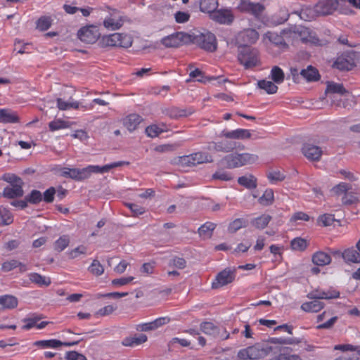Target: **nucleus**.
<instances>
[{
  "instance_id": "1",
  "label": "nucleus",
  "mask_w": 360,
  "mask_h": 360,
  "mask_svg": "<svg viewBox=\"0 0 360 360\" xmlns=\"http://www.w3.org/2000/svg\"><path fill=\"white\" fill-rule=\"evenodd\" d=\"M129 165V162L117 161L105 165L103 166L88 165L87 167L82 169L77 168V181H82L89 179L93 173L103 174L108 172L113 168Z\"/></svg>"
},
{
  "instance_id": "2",
  "label": "nucleus",
  "mask_w": 360,
  "mask_h": 360,
  "mask_svg": "<svg viewBox=\"0 0 360 360\" xmlns=\"http://www.w3.org/2000/svg\"><path fill=\"white\" fill-rule=\"evenodd\" d=\"M238 60L245 69L259 65V51L257 49L247 45L238 47Z\"/></svg>"
},
{
  "instance_id": "3",
  "label": "nucleus",
  "mask_w": 360,
  "mask_h": 360,
  "mask_svg": "<svg viewBox=\"0 0 360 360\" xmlns=\"http://www.w3.org/2000/svg\"><path fill=\"white\" fill-rule=\"evenodd\" d=\"M257 160L258 156L257 155L243 153L229 154L223 158L222 162L228 168H236L253 164Z\"/></svg>"
},
{
  "instance_id": "4",
  "label": "nucleus",
  "mask_w": 360,
  "mask_h": 360,
  "mask_svg": "<svg viewBox=\"0 0 360 360\" xmlns=\"http://www.w3.org/2000/svg\"><path fill=\"white\" fill-rule=\"evenodd\" d=\"M192 37L193 44H197L200 48L208 52H214L217 50V42L215 35L210 32L199 33L198 34L189 35Z\"/></svg>"
},
{
  "instance_id": "5",
  "label": "nucleus",
  "mask_w": 360,
  "mask_h": 360,
  "mask_svg": "<svg viewBox=\"0 0 360 360\" xmlns=\"http://www.w3.org/2000/svg\"><path fill=\"white\" fill-rule=\"evenodd\" d=\"M101 43L103 46H120L124 48L130 47L132 44L131 37L127 34L113 33L103 36Z\"/></svg>"
},
{
  "instance_id": "6",
  "label": "nucleus",
  "mask_w": 360,
  "mask_h": 360,
  "mask_svg": "<svg viewBox=\"0 0 360 360\" xmlns=\"http://www.w3.org/2000/svg\"><path fill=\"white\" fill-rule=\"evenodd\" d=\"M211 162H212V158L208 153L197 152L188 155L179 157L177 163L183 167H192Z\"/></svg>"
},
{
  "instance_id": "7",
  "label": "nucleus",
  "mask_w": 360,
  "mask_h": 360,
  "mask_svg": "<svg viewBox=\"0 0 360 360\" xmlns=\"http://www.w3.org/2000/svg\"><path fill=\"white\" fill-rule=\"evenodd\" d=\"M236 277V269L227 267L219 271L212 282V288L218 289L227 285L235 280Z\"/></svg>"
},
{
  "instance_id": "8",
  "label": "nucleus",
  "mask_w": 360,
  "mask_h": 360,
  "mask_svg": "<svg viewBox=\"0 0 360 360\" xmlns=\"http://www.w3.org/2000/svg\"><path fill=\"white\" fill-rule=\"evenodd\" d=\"M237 9L241 13H248L259 18L265 8L259 3H253L248 0H240Z\"/></svg>"
},
{
  "instance_id": "9",
  "label": "nucleus",
  "mask_w": 360,
  "mask_h": 360,
  "mask_svg": "<svg viewBox=\"0 0 360 360\" xmlns=\"http://www.w3.org/2000/svg\"><path fill=\"white\" fill-rule=\"evenodd\" d=\"M263 343H257L239 350L237 356L240 360L257 359L263 358Z\"/></svg>"
},
{
  "instance_id": "10",
  "label": "nucleus",
  "mask_w": 360,
  "mask_h": 360,
  "mask_svg": "<svg viewBox=\"0 0 360 360\" xmlns=\"http://www.w3.org/2000/svg\"><path fill=\"white\" fill-rule=\"evenodd\" d=\"M79 39L87 44L95 43L100 37L98 27L95 25H88L82 27L77 32Z\"/></svg>"
},
{
  "instance_id": "11",
  "label": "nucleus",
  "mask_w": 360,
  "mask_h": 360,
  "mask_svg": "<svg viewBox=\"0 0 360 360\" xmlns=\"http://www.w3.org/2000/svg\"><path fill=\"white\" fill-rule=\"evenodd\" d=\"M339 5L338 0H321L314 6L315 12L321 15L332 14Z\"/></svg>"
},
{
  "instance_id": "12",
  "label": "nucleus",
  "mask_w": 360,
  "mask_h": 360,
  "mask_svg": "<svg viewBox=\"0 0 360 360\" xmlns=\"http://www.w3.org/2000/svg\"><path fill=\"white\" fill-rule=\"evenodd\" d=\"M307 297L314 300L336 299L340 297V292L334 288L327 290H314L309 292Z\"/></svg>"
},
{
  "instance_id": "13",
  "label": "nucleus",
  "mask_w": 360,
  "mask_h": 360,
  "mask_svg": "<svg viewBox=\"0 0 360 360\" xmlns=\"http://www.w3.org/2000/svg\"><path fill=\"white\" fill-rule=\"evenodd\" d=\"M189 37L188 34L184 32H175L170 35L163 37L161 43L165 47L176 48L181 46L186 39Z\"/></svg>"
},
{
  "instance_id": "14",
  "label": "nucleus",
  "mask_w": 360,
  "mask_h": 360,
  "mask_svg": "<svg viewBox=\"0 0 360 360\" xmlns=\"http://www.w3.org/2000/svg\"><path fill=\"white\" fill-rule=\"evenodd\" d=\"M211 18L219 24L230 25L234 20V15L231 8H217Z\"/></svg>"
},
{
  "instance_id": "15",
  "label": "nucleus",
  "mask_w": 360,
  "mask_h": 360,
  "mask_svg": "<svg viewBox=\"0 0 360 360\" xmlns=\"http://www.w3.org/2000/svg\"><path fill=\"white\" fill-rule=\"evenodd\" d=\"M79 343V341H75V342H61L60 340H56V339H51V340H37L35 341L33 343L34 346L38 347L41 349H46V348H58L60 346H67L70 347L73 345H76Z\"/></svg>"
},
{
  "instance_id": "16",
  "label": "nucleus",
  "mask_w": 360,
  "mask_h": 360,
  "mask_svg": "<svg viewBox=\"0 0 360 360\" xmlns=\"http://www.w3.org/2000/svg\"><path fill=\"white\" fill-rule=\"evenodd\" d=\"M170 321V318L168 316L159 317L153 321L148 323H142L136 326V329L138 331H149L155 330Z\"/></svg>"
},
{
  "instance_id": "17",
  "label": "nucleus",
  "mask_w": 360,
  "mask_h": 360,
  "mask_svg": "<svg viewBox=\"0 0 360 360\" xmlns=\"http://www.w3.org/2000/svg\"><path fill=\"white\" fill-rule=\"evenodd\" d=\"M221 136L229 139L245 140L252 138V133L250 129L238 128L235 130L224 129L221 133Z\"/></svg>"
},
{
  "instance_id": "18",
  "label": "nucleus",
  "mask_w": 360,
  "mask_h": 360,
  "mask_svg": "<svg viewBox=\"0 0 360 360\" xmlns=\"http://www.w3.org/2000/svg\"><path fill=\"white\" fill-rule=\"evenodd\" d=\"M302 152L304 157L310 161H319L323 153L320 147L310 143L304 144Z\"/></svg>"
},
{
  "instance_id": "19",
  "label": "nucleus",
  "mask_w": 360,
  "mask_h": 360,
  "mask_svg": "<svg viewBox=\"0 0 360 360\" xmlns=\"http://www.w3.org/2000/svg\"><path fill=\"white\" fill-rule=\"evenodd\" d=\"M143 121V117L136 113H131L126 116L123 119L124 126L130 132L134 131L138 128V126Z\"/></svg>"
},
{
  "instance_id": "20",
  "label": "nucleus",
  "mask_w": 360,
  "mask_h": 360,
  "mask_svg": "<svg viewBox=\"0 0 360 360\" xmlns=\"http://www.w3.org/2000/svg\"><path fill=\"white\" fill-rule=\"evenodd\" d=\"M123 25L121 16L117 13H114L106 16L103 21V25L105 28L110 30L120 29Z\"/></svg>"
},
{
  "instance_id": "21",
  "label": "nucleus",
  "mask_w": 360,
  "mask_h": 360,
  "mask_svg": "<svg viewBox=\"0 0 360 360\" xmlns=\"http://www.w3.org/2000/svg\"><path fill=\"white\" fill-rule=\"evenodd\" d=\"M259 37V33L252 28L245 29L238 34L239 39L246 44L256 43Z\"/></svg>"
},
{
  "instance_id": "22",
  "label": "nucleus",
  "mask_w": 360,
  "mask_h": 360,
  "mask_svg": "<svg viewBox=\"0 0 360 360\" xmlns=\"http://www.w3.org/2000/svg\"><path fill=\"white\" fill-rule=\"evenodd\" d=\"M342 257L347 264L360 263V253L354 247L345 249L342 253Z\"/></svg>"
},
{
  "instance_id": "23",
  "label": "nucleus",
  "mask_w": 360,
  "mask_h": 360,
  "mask_svg": "<svg viewBox=\"0 0 360 360\" xmlns=\"http://www.w3.org/2000/svg\"><path fill=\"white\" fill-rule=\"evenodd\" d=\"M19 121L16 112L8 108L0 109V123H18Z\"/></svg>"
},
{
  "instance_id": "24",
  "label": "nucleus",
  "mask_w": 360,
  "mask_h": 360,
  "mask_svg": "<svg viewBox=\"0 0 360 360\" xmlns=\"http://www.w3.org/2000/svg\"><path fill=\"white\" fill-rule=\"evenodd\" d=\"M311 260L315 265L323 266L331 262V257L323 251H317L313 254Z\"/></svg>"
},
{
  "instance_id": "25",
  "label": "nucleus",
  "mask_w": 360,
  "mask_h": 360,
  "mask_svg": "<svg viewBox=\"0 0 360 360\" xmlns=\"http://www.w3.org/2000/svg\"><path fill=\"white\" fill-rule=\"evenodd\" d=\"M325 307V304L319 300L305 302L302 304L300 308L307 313H317Z\"/></svg>"
},
{
  "instance_id": "26",
  "label": "nucleus",
  "mask_w": 360,
  "mask_h": 360,
  "mask_svg": "<svg viewBox=\"0 0 360 360\" xmlns=\"http://www.w3.org/2000/svg\"><path fill=\"white\" fill-rule=\"evenodd\" d=\"M219 6L218 0H200L199 8L202 13L210 14V16Z\"/></svg>"
},
{
  "instance_id": "27",
  "label": "nucleus",
  "mask_w": 360,
  "mask_h": 360,
  "mask_svg": "<svg viewBox=\"0 0 360 360\" xmlns=\"http://www.w3.org/2000/svg\"><path fill=\"white\" fill-rule=\"evenodd\" d=\"M23 194L22 186L19 184L16 185V186H11L5 187L2 193L4 197L9 199L21 197Z\"/></svg>"
},
{
  "instance_id": "28",
  "label": "nucleus",
  "mask_w": 360,
  "mask_h": 360,
  "mask_svg": "<svg viewBox=\"0 0 360 360\" xmlns=\"http://www.w3.org/2000/svg\"><path fill=\"white\" fill-rule=\"evenodd\" d=\"M148 338L145 334H139L124 338L122 344L126 347H134L146 342Z\"/></svg>"
},
{
  "instance_id": "29",
  "label": "nucleus",
  "mask_w": 360,
  "mask_h": 360,
  "mask_svg": "<svg viewBox=\"0 0 360 360\" xmlns=\"http://www.w3.org/2000/svg\"><path fill=\"white\" fill-rule=\"evenodd\" d=\"M18 299L13 295H4L0 296V305L3 309H15L18 306Z\"/></svg>"
},
{
  "instance_id": "30",
  "label": "nucleus",
  "mask_w": 360,
  "mask_h": 360,
  "mask_svg": "<svg viewBox=\"0 0 360 360\" xmlns=\"http://www.w3.org/2000/svg\"><path fill=\"white\" fill-rule=\"evenodd\" d=\"M238 183L248 189H254L257 186V178L252 174H248L240 176Z\"/></svg>"
},
{
  "instance_id": "31",
  "label": "nucleus",
  "mask_w": 360,
  "mask_h": 360,
  "mask_svg": "<svg viewBox=\"0 0 360 360\" xmlns=\"http://www.w3.org/2000/svg\"><path fill=\"white\" fill-rule=\"evenodd\" d=\"M215 228L214 223L207 221L198 229V233L202 238L207 239L212 237Z\"/></svg>"
},
{
  "instance_id": "32",
  "label": "nucleus",
  "mask_w": 360,
  "mask_h": 360,
  "mask_svg": "<svg viewBox=\"0 0 360 360\" xmlns=\"http://www.w3.org/2000/svg\"><path fill=\"white\" fill-rule=\"evenodd\" d=\"M271 219V217L269 214H264L252 219L250 224L257 229H264L267 226Z\"/></svg>"
},
{
  "instance_id": "33",
  "label": "nucleus",
  "mask_w": 360,
  "mask_h": 360,
  "mask_svg": "<svg viewBox=\"0 0 360 360\" xmlns=\"http://www.w3.org/2000/svg\"><path fill=\"white\" fill-rule=\"evenodd\" d=\"M29 279L32 283H34L39 286H49L51 283V278L41 276L38 273H30L28 275Z\"/></svg>"
},
{
  "instance_id": "34",
  "label": "nucleus",
  "mask_w": 360,
  "mask_h": 360,
  "mask_svg": "<svg viewBox=\"0 0 360 360\" xmlns=\"http://www.w3.org/2000/svg\"><path fill=\"white\" fill-rule=\"evenodd\" d=\"M248 225V220L245 218H237L231 221L228 226V231L234 233L242 228H245Z\"/></svg>"
},
{
  "instance_id": "35",
  "label": "nucleus",
  "mask_w": 360,
  "mask_h": 360,
  "mask_svg": "<svg viewBox=\"0 0 360 360\" xmlns=\"http://www.w3.org/2000/svg\"><path fill=\"white\" fill-rule=\"evenodd\" d=\"M300 74L308 82L318 81L320 78L319 71L311 65L308 66L307 69H303Z\"/></svg>"
},
{
  "instance_id": "36",
  "label": "nucleus",
  "mask_w": 360,
  "mask_h": 360,
  "mask_svg": "<svg viewBox=\"0 0 360 360\" xmlns=\"http://www.w3.org/2000/svg\"><path fill=\"white\" fill-rule=\"evenodd\" d=\"M258 202L262 206H269L274 202V193L272 188H267L258 198Z\"/></svg>"
},
{
  "instance_id": "37",
  "label": "nucleus",
  "mask_w": 360,
  "mask_h": 360,
  "mask_svg": "<svg viewBox=\"0 0 360 360\" xmlns=\"http://www.w3.org/2000/svg\"><path fill=\"white\" fill-rule=\"evenodd\" d=\"M200 330L206 335L215 337L219 333V328L212 322H202Z\"/></svg>"
},
{
  "instance_id": "38",
  "label": "nucleus",
  "mask_w": 360,
  "mask_h": 360,
  "mask_svg": "<svg viewBox=\"0 0 360 360\" xmlns=\"http://www.w3.org/2000/svg\"><path fill=\"white\" fill-rule=\"evenodd\" d=\"M257 85L259 89H264L269 94L276 93L278 89L276 83L265 79L258 81Z\"/></svg>"
},
{
  "instance_id": "39",
  "label": "nucleus",
  "mask_w": 360,
  "mask_h": 360,
  "mask_svg": "<svg viewBox=\"0 0 360 360\" xmlns=\"http://www.w3.org/2000/svg\"><path fill=\"white\" fill-rule=\"evenodd\" d=\"M265 37L269 39L273 44L278 46L281 48H287L288 44L284 41L283 38L278 34L273 32H267Z\"/></svg>"
},
{
  "instance_id": "40",
  "label": "nucleus",
  "mask_w": 360,
  "mask_h": 360,
  "mask_svg": "<svg viewBox=\"0 0 360 360\" xmlns=\"http://www.w3.org/2000/svg\"><path fill=\"white\" fill-rule=\"evenodd\" d=\"M13 216L12 213L3 207H0V226H6L12 224Z\"/></svg>"
},
{
  "instance_id": "41",
  "label": "nucleus",
  "mask_w": 360,
  "mask_h": 360,
  "mask_svg": "<svg viewBox=\"0 0 360 360\" xmlns=\"http://www.w3.org/2000/svg\"><path fill=\"white\" fill-rule=\"evenodd\" d=\"M270 77L274 83L280 84L284 81L285 74L281 68L274 66L271 68Z\"/></svg>"
},
{
  "instance_id": "42",
  "label": "nucleus",
  "mask_w": 360,
  "mask_h": 360,
  "mask_svg": "<svg viewBox=\"0 0 360 360\" xmlns=\"http://www.w3.org/2000/svg\"><path fill=\"white\" fill-rule=\"evenodd\" d=\"M57 107L60 110H67L70 108L78 109L79 103L78 101H65L60 98L56 99Z\"/></svg>"
},
{
  "instance_id": "43",
  "label": "nucleus",
  "mask_w": 360,
  "mask_h": 360,
  "mask_svg": "<svg viewBox=\"0 0 360 360\" xmlns=\"http://www.w3.org/2000/svg\"><path fill=\"white\" fill-rule=\"evenodd\" d=\"M71 124L65 120H61V119H56L54 120L49 123V129L51 131L63 129H67L70 127Z\"/></svg>"
},
{
  "instance_id": "44",
  "label": "nucleus",
  "mask_w": 360,
  "mask_h": 360,
  "mask_svg": "<svg viewBox=\"0 0 360 360\" xmlns=\"http://www.w3.org/2000/svg\"><path fill=\"white\" fill-rule=\"evenodd\" d=\"M70 244V237L68 235H63L53 244L54 250L57 252H62Z\"/></svg>"
},
{
  "instance_id": "45",
  "label": "nucleus",
  "mask_w": 360,
  "mask_h": 360,
  "mask_svg": "<svg viewBox=\"0 0 360 360\" xmlns=\"http://www.w3.org/2000/svg\"><path fill=\"white\" fill-rule=\"evenodd\" d=\"M293 338H271L265 343H270L272 345L282 346L283 345H292L297 343Z\"/></svg>"
},
{
  "instance_id": "46",
  "label": "nucleus",
  "mask_w": 360,
  "mask_h": 360,
  "mask_svg": "<svg viewBox=\"0 0 360 360\" xmlns=\"http://www.w3.org/2000/svg\"><path fill=\"white\" fill-rule=\"evenodd\" d=\"M160 127L156 124H151L146 128V134L148 136L155 138L158 136L161 133L165 131L166 126L162 124Z\"/></svg>"
},
{
  "instance_id": "47",
  "label": "nucleus",
  "mask_w": 360,
  "mask_h": 360,
  "mask_svg": "<svg viewBox=\"0 0 360 360\" xmlns=\"http://www.w3.org/2000/svg\"><path fill=\"white\" fill-rule=\"evenodd\" d=\"M60 176L77 181V168L61 167L58 169Z\"/></svg>"
},
{
  "instance_id": "48",
  "label": "nucleus",
  "mask_w": 360,
  "mask_h": 360,
  "mask_svg": "<svg viewBox=\"0 0 360 360\" xmlns=\"http://www.w3.org/2000/svg\"><path fill=\"white\" fill-rule=\"evenodd\" d=\"M41 317L38 315H34L31 317L25 318L22 321L25 325L22 326V329L24 330H29L31 328L36 327L37 323L41 320Z\"/></svg>"
},
{
  "instance_id": "49",
  "label": "nucleus",
  "mask_w": 360,
  "mask_h": 360,
  "mask_svg": "<svg viewBox=\"0 0 360 360\" xmlns=\"http://www.w3.org/2000/svg\"><path fill=\"white\" fill-rule=\"evenodd\" d=\"M88 270L96 276H101L104 272V267L97 259H94Z\"/></svg>"
},
{
  "instance_id": "50",
  "label": "nucleus",
  "mask_w": 360,
  "mask_h": 360,
  "mask_svg": "<svg viewBox=\"0 0 360 360\" xmlns=\"http://www.w3.org/2000/svg\"><path fill=\"white\" fill-rule=\"evenodd\" d=\"M326 92L336 93L340 95L345 94L347 91L345 89L342 84H338L335 82H328L327 84Z\"/></svg>"
},
{
  "instance_id": "51",
  "label": "nucleus",
  "mask_w": 360,
  "mask_h": 360,
  "mask_svg": "<svg viewBox=\"0 0 360 360\" xmlns=\"http://www.w3.org/2000/svg\"><path fill=\"white\" fill-rule=\"evenodd\" d=\"M25 200L27 203L39 204L42 200V195L39 191L32 190L30 194L25 196Z\"/></svg>"
},
{
  "instance_id": "52",
  "label": "nucleus",
  "mask_w": 360,
  "mask_h": 360,
  "mask_svg": "<svg viewBox=\"0 0 360 360\" xmlns=\"http://www.w3.org/2000/svg\"><path fill=\"white\" fill-rule=\"evenodd\" d=\"M290 245L292 250L304 251L307 248L308 243L305 239L295 238L291 241Z\"/></svg>"
},
{
  "instance_id": "53",
  "label": "nucleus",
  "mask_w": 360,
  "mask_h": 360,
  "mask_svg": "<svg viewBox=\"0 0 360 360\" xmlns=\"http://www.w3.org/2000/svg\"><path fill=\"white\" fill-rule=\"evenodd\" d=\"M267 178L271 184H275L277 182L283 181L285 176L278 170H274L267 174Z\"/></svg>"
},
{
  "instance_id": "54",
  "label": "nucleus",
  "mask_w": 360,
  "mask_h": 360,
  "mask_svg": "<svg viewBox=\"0 0 360 360\" xmlns=\"http://www.w3.org/2000/svg\"><path fill=\"white\" fill-rule=\"evenodd\" d=\"M334 66L340 70H350L353 68V63L345 58H340L335 62Z\"/></svg>"
},
{
  "instance_id": "55",
  "label": "nucleus",
  "mask_w": 360,
  "mask_h": 360,
  "mask_svg": "<svg viewBox=\"0 0 360 360\" xmlns=\"http://www.w3.org/2000/svg\"><path fill=\"white\" fill-rule=\"evenodd\" d=\"M335 221L334 215L331 214H323L318 217V224L323 226H331Z\"/></svg>"
},
{
  "instance_id": "56",
  "label": "nucleus",
  "mask_w": 360,
  "mask_h": 360,
  "mask_svg": "<svg viewBox=\"0 0 360 360\" xmlns=\"http://www.w3.org/2000/svg\"><path fill=\"white\" fill-rule=\"evenodd\" d=\"M3 180L9 183L11 186H16V185L23 186V181L21 178L14 174H5L3 176Z\"/></svg>"
},
{
  "instance_id": "57",
  "label": "nucleus",
  "mask_w": 360,
  "mask_h": 360,
  "mask_svg": "<svg viewBox=\"0 0 360 360\" xmlns=\"http://www.w3.org/2000/svg\"><path fill=\"white\" fill-rule=\"evenodd\" d=\"M37 28L41 31H46L51 25V20L49 17L43 16L37 21Z\"/></svg>"
},
{
  "instance_id": "58",
  "label": "nucleus",
  "mask_w": 360,
  "mask_h": 360,
  "mask_svg": "<svg viewBox=\"0 0 360 360\" xmlns=\"http://www.w3.org/2000/svg\"><path fill=\"white\" fill-rule=\"evenodd\" d=\"M358 200V198L352 192H346L342 198V202L345 205L356 204Z\"/></svg>"
},
{
  "instance_id": "59",
  "label": "nucleus",
  "mask_w": 360,
  "mask_h": 360,
  "mask_svg": "<svg viewBox=\"0 0 360 360\" xmlns=\"http://www.w3.org/2000/svg\"><path fill=\"white\" fill-rule=\"evenodd\" d=\"M176 22L182 24L187 22L191 18V14L188 11H177L174 15Z\"/></svg>"
},
{
  "instance_id": "60",
  "label": "nucleus",
  "mask_w": 360,
  "mask_h": 360,
  "mask_svg": "<svg viewBox=\"0 0 360 360\" xmlns=\"http://www.w3.org/2000/svg\"><path fill=\"white\" fill-rule=\"evenodd\" d=\"M18 265H19V261L13 259L3 262L1 269L4 272H9L17 268Z\"/></svg>"
},
{
  "instance_id": "61",
  "label": "nucleus",
  "mask_w": 360,
  "mask_h": 360,
  "mask_svg": "<svg viewBox=\"0 0 360 360\" xmlns=\"http://www.w3.org/2000/svg\"><path fill=\"white\" fill-rule=\"evenodd\" d=\"M335 350H340L342 352H357L358 354L360 356V347L359 346H354L350 344H343V345H336L334 346Z\"/></svg>"
},
{
  "instance_id": "62",
  "label": "nucleus",
  "mask_w": 360,
  "mask_h": 360,
  "mask_svg": "<svg viewBox=\"0 0 360 360\" xmlns=\"http://www.w3.org/2000/svg\"><path fill=\"white\" fill-rule=\"evenodd\" d=\"M87 248L84 245H79L75 249L71 250L68 252V256L70 259H75L80 255H85L86 253Z\"/></svg>"
},
{
  "instance_id": "63",
  "label": "nucleus",
  "mask_w": 360,
  "mask_h": 360,
  "mask_svg": "<svg viewBox=\"0 0 360 360\" xmlns=\"http://www.w3.org/2000/svg\"><path fill=\"white\" fill-rule=\"evenodd\" d=\"M135 278L134 276L122 277L112 280V285L114 286H123L131 283Z\"/></svg>"
},
{
  "instance_id": "64",
  "label": "nucleus",
  "mask_w": 360,
  "mask_h": 360,
  "mask_svg": "<svg viewBox=\"0 0 360 360\" xmlns=\"http://www.w3.org/2000/svg\"><path fill=\"white\" fill-rule=\"evenodd\" d=\"M351 188L349 184L346 183H340L334 186L332 191L337 195L345 194Z\"/></svg>"
}]
</instances>
